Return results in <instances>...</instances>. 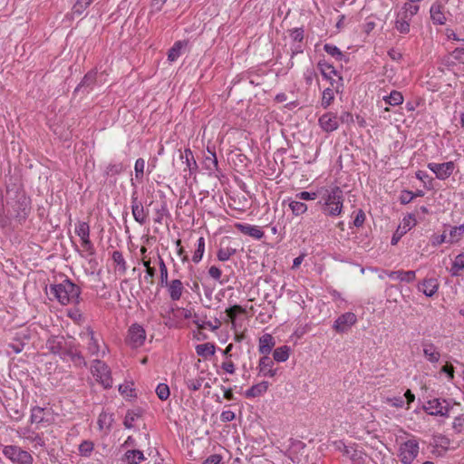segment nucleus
I'll use <instances>...</instances> for the list:
<instances>
[{
  "label": "nucleus",
  "instance_id": "obj_1",
  "mask_svg": "<svg viewBox=\"0 0 464 464\" xmlns=\"http://www.w3.org/2000/svg\"><path fill=\"white\" fill-rule=\"evenodd\" d=\"M30 201L23 191H15L14 198H10L0 212V226L8 227L12 221L21 224L28 216Z\"/></svg>",
  "mask_w": 464,
  "mask_h": 464
},
{
  "label": "nucleus",
  "instance_id": "obj_2",
  "mask_svg": "<svg viewBox=\"0 0 464 464\" xmlns=\"http://www.w3.org/2000/svg\"><path fill=\"white\" fill-rule=\"evenodd\" d=\"M319 201L322 212L331 218L339 217L343 211L344 196L343 189L336 184L319 188Z\"/></svg>",
  "mask_w": 464,
  "mask_h": 464
},
{
  "label": "nucleus",
  "instance_id": "obj_3",
  "mask_svg": "<svg viewBox=\"0 0 464 464\" xmlns=\"http://www.w3.org/2000/svg\"><path fill=\"white\" fill-rule=\"evenodd\" d=\"M50 293L61 304H77L79 302L81 290L78 285L69 279H64L59 284L51 285Z\"/></svg>",
  "mask_w": 464,
  "mask_h": 464
},
{
  "label": "nucleus",
  "instance_id": "obj_4",
  "mask_svg": "<svg viewBox=\"0 0 464 464\" xmlns=\"http://www.w3.org/2000/svg\"><path fill=\"white\" fill-rule=\"evenodd\" d=\"M80 337L92 356L103 358L109 353V348L102 334L94 332L91 327L88 326L82 330Z\"/></svg>",
  "mask_w": 464,
  "mask_h": 464
},
{
  "label": "nucleus",
  "instance_id": "obj_5",
  "mask_svg": "<svg viewBox=\"0 0 464 464\" xmlns=\"http://www.w3.org/2000/svg\"><path fill=\"white\" fill-rule=\"evenodd\" d=\"M420 8V5H411L410 3H404L396 13L394 22L395 30L401 34H409L412 18L419 13Z\"/></svg>",
  "mask_w": 464,
  "mask_h": 464
},
{
  "label": "nucleus",
  "instance_id": "obj_6",
  "mask_svg": "<svg viewBox=\"0 0 464 464\" xmlns=\"http://www.w3.org/2000/svg\"><path fill=\"white\" fill-rule=\"evenodd\" d=\"M420 452L419 440L411 435L398 447V458L402 464H411Z\"/></svg>",
  "mask_w": 464,
  "mask_h": 464
},
{
  "label": "nucleus",
  "instance_id": "obj_7",
  "mask_svg": "<svg viewBox=\"0 0 464 464\" xmlns=\"http://www.w3.org/2000/svg\"><path fill=\"white\" fill-rule=\"evenodd\" d=\"M317 68L323 78L328 81L333 88H335V92H341L343 86V80L334 66L324 59H322L317 63Z\"/></svg>",
  "mask_w": 464,
  "mask_h": 464
},
{
  "label": "nucleus",
  "instance_id": "obj_8",
  "mask_svg": "<svg viewBox=\"0 0 464 464\" xmlns=\"http://www.w3.org/2000/svg\"><path fill=\"white\" fill-rule=\"evenodd\" d=\"M91 373L95 380L104 388L112 387V377L110 367L102 361L95 359L91 362Z\"/></svg>",
  "mask_w": 464,
  "mask_h": 464
},
{
  "label": "nucleus",
  "instance_id": "obj_9",
  "mask_svg": "<svg viewBox=\"0 0 464 464\" xmlns=\"http://www.w3.org/2000/svg\"><path fill=\"white\" fill-rule=\"evenodd\" d=\"M3 455L14 464H33L32 454L16 445H5L2 450Z\"/></svg>",
  "mask_w": 464,
  "mask_h": 464
},
{
  "label": "nucleus",
  "instance_id": "obj_10",
  "mask_svg": "<svg viewBox=\"0 0 464 464\" xmlns=\"http://www.w3.org/2000/svg\"><path fill=\"white\" fill-rule=\"evenodd\" d=\"M423 410L432 416L448 417L450 414V404L446 400L434 398L429 400L423 405Z\"/></svg>",
  "mask_w": 464,
  "mask_h": 464
},
{
  "label": "nucleus",
  "instance_id": "obj_11",
  "mask_svg": "<svg viewBox=\"0 0 464 464\" xmlns=\"http://www.w3.org/2000/svg\"><path fill=\"white\" fill-rule=\"evenodd\" d=\"M146 336V331L143 326L139 324H133L128 330L126 343L131 348H139L144 344Z\"/></svg>",
  "mask_w": 464,
  "mask_h": 464
},
{
  "label": "nucleus",
  "instance_id": "obj_12",
  "mask_svg": "<svg viewBox=\"0 0 464 464\" xmlns=\"http://www.w3.org/2000/svg\"><path fill=\"white\" fill-rule=\"evenodd\" d=\"M357 322V316L352 312H347L336 318L333 324V328L337 333H345Z\"/></svg>",
  "mask_w": 464,
  "mask_h": 464
},
{
  "label": "nucleus",
  "instance_id": "obj_13",
  "mask_svg": "<svg viewBox=\"0 0 464 464\" xmlns=\"http://www.w3.org/2000/svg\"><path fill=\"white\" fill-rule=\"evenodd\" d=\"M428 169L435 174L437 179L443 180L453 173L455 165L452 161L443 163L430 162L428 164Z\"/></svg>",
  "mask_w": 464,
  "mask_h": 464
},
{
  "label": "nucleus",
  "instance_id": "obj_14",
  "mask_svg": "<svg viewBox=\"0 0 464 464\" xmlns=\"http://www.w3.org/2000/svg\"><path fill=\"white\" fill-rule=\"evenodd\" d=\"M275 361L267 356H262L257 365L258 375L273 378L277 374V369L274 368Z\"/></svg>",
  "mask_w": 464,
  "mask_h": 464
},
{
  "label": "nucleus",
  "instance_id": "obj_15",
  "mask_svg": "<svg viewBox=\"0 0 464 464\" xmlns=\"http://www.w3.org/2000/svg\"><path fill=\"white\" fill-rule=\"evenodd\" d=\"M68 343L69 342L63 336H51L46 342V348L52 353L57 354L62 358Z\"/></svg>",
  "mask_w": 464,
  "mask_h": 464
},
{
  "label": "nucleus",
  "instance_id": "obj_16",
  "mask_svg": "<svg viewBox=\"0 0 464 464\" xmlns=\"http://www.w3.org/2000/svg\"><path fill=\"white\" fill-rule=\"evenodd\" d=\"M164 287L167 288L169 296L172 301L176 302L180 300L184 292V285L179 279L170 280Z\"/></svg>",
  "mask_w": 464,
  "mask_h": 464
},
{
  "label": "nucleus",
  "instance_id": "obj_17",
  "mask_svg": "<svg viewBox=\"0 0 464 464\" xmlns=\"http://www.w3.org/2000/svg\"><path fill=\"white\" fill-rule=\"evenodd\" d=\"M18 435L20 438H23L30 442L34 443V447H45V440L42 434L36 433L29 428H24L18 430Z\"/></svg>",
  "mask_w": 464,
  "mask_h": 464
},
{
  "label": "nucleus",
  "instance_id": "obj_18",
  "mask_svg": "<svg viewBox=\"0 0 464 464\" xmlns=\"http://www.w3.org/2000/svg\"><path fill=\"white\" fill-rule=\"evenodd\" d=\"M422 353L427 361L430 363H437L440 359V353L434 343L430 341L421 343Z\"/></svg>",
  "mask_w": 464,
  "mask_h": 464
},
{
  "label": "nucleus",
  "instance_id": "obj_19",
  "mask_svg": "<svg viewBox=\"0 0 464 464\" xmlns=\"http://www.w3.org/2000/svg\"><path fill=\"white\" fill-rule=\"evenodd\" d=\"M28 339V330H21L15 334L13 342L8 344V347H10L14 353H20L24 350Z\"/></svg>",
  "mask_w": 464,
  "mask_h": 464
},
{
  "label": "nucleus",
  "instance_id": "obj_20",
  "mask_svg": "<svg viewBox=\"0 0 464 464\" xmlns=\"http://www.w3.org/2000/svg\"><path fill=\"white\" fill-rule=\"evenodd\" d=\"M97 79V71L91 70L89 71L82 79L81 82L76 86L74 92H80L81 90H84L86 92H90L95 83Z\"/></svg>",
  "mask_w": 464,
  "mask_h": 464
},
{
  "label": "nucleus",
  "instance_id": "obj_21",
  "mask_svg": "<svg viewBox=\"0 0 464 464\" xmlns=\"http://www.w3.org/2000/svg\"><path fill=\"white\" fill-rule=\"evenodd\" d=\"M275 345V338L270 334H264L258 339V352L263 354V356L269 355Z\"/></svg>",
  "mask_w": 464,
  "mask_h": 464
},
{
  "label": "nucleus",
  "instance_id": "obj_22",
  "mask_svg": "<svg viewBox=\"0 0 464 464\" xmlns=\"http://www.w3.org/2000/svg\"><path fill=\"white\" fill-rule=\"evenodd\" d=\"M430 14L434 24L443 25L446 24L447 19L444 14V6L440 3H433L430 8Z\"/></svg>",
  "mask_w": 464,
  "mask_h": 464
},
{
  "label": "nucleus",
  "instance_id": "obj_23",
  "mask_svg": "<svg viewBox=\"0 0 464 464\" xmlns=\"http://www.w3.org/2000/svg\"><path fill=\"white\" fill-rule=\"evenodd\" d=\"M131 212L136 222H138L140 225L146 223L147 213L145 212V209L141 202L138 200L137 197L131 198Z\"/></svg>",
  "mask_w": 464,
  "mask_h": 464
},
{
  "label": "nucleus",
  "instance_id": "obj_24",
  "mask_svg": "<svg viewBox=\"0 0 464 464\" xmlns=\"http://www.w3.org/2000/svg\"><path fill=\"white\" fill-rule=\"evenodd\" d=\"M236 227L242 234L249 236L255 239H261L265 235L262 228L258 226L237 223L236 224Z\"/></svg>",
  "mask_w": 464,
  "mask_h": 464
},
{
  "label": "nucleus",
  "instance_id": "obj_25",
  "mask_svg": "<svg viewBox=\"0 0 464 464\" xmlns=\"http://www.w3.org/2000/svg\"><path fill=\"white\" fill-rule=\"evenodd\" d=\"M62 359L63 361L71 360L74 363H85L83 356L72 342H69Z\"/></svg>",
  "mask_w": 464,
  "mask_h": 464
},
{
  "label": "nucleus",
  "instance_id": "obj_26",
  "mask_svg": "<svg viewBox=\"0 0 464 464\" xmlns=\"http://www.w3.org/2000/svg\"><path fill=\"white\" fill-rule=\"evenodd\" d=\"M384 273L392 280L400 281V282L411 283L416 278V272L412 271V270H409V271L397 270V271H391V272H384Z\"/></svg>",
  "mask_w": 464,
  "mask_h": 464
},
{
  "label": "nucleus",
  "instance_id": "obj_27",
  "mask_svg": "<svg viewBox=\"0 0 464 464\" xmlns=\"http://www.w3.org/2000/svg\"><path fill=\"white\" fill-rule=\"evenodd\" d=\"M204 167L210 173L218 170V158L216 154V147H207V153L204 156Z\"/></svg>",
  "mask_w": 464,
  "mask_h": 464
},
{
  "label": "nucleus",
  "instance_id": "obj_28",
  "mask_svg": "<svg viewBox=\"0 0 464 464\" xmlns=\"http://www.w3.org/2000/svg\"><path fill=\"white\" fill-rule=\"evenodd\" d=\"M321 127L326 131L335 130L338 126V117L333 112H327L319 118Z\"/></svg>",
  "mask_w": 464,
  "mask_h": 464
},
{
  "label": "nucleus",
  "instance_id": "obj_29",
  "mask_svg": "<svg viewBox=\"0 0 464 464\" xmlns=\"http://www.w3.org/2000/svg\"><path fill=\"white\" fill-rule=\"evenodd\" d=\"M439 289V283L435 278L424 279L418 285V290L423 293L426 296H433Z\"/></svg>",
  "mask_w": 464,
  "mask_h": 464
},
{
  "label": "nucleus",
  "instance_id": "obj_30",
  "mask_svg": "<svg viewBox=\"0 0 464 464\" xmlns=\"http://www.w3.org/2000/svg\"><path fill=\"white\" fill-rule=\"evenodd\" d=\"M268 388L269 382L266 381H262L256 384L252 385L245 392L244 395L248 399L261 397L267 392Z\"/></svg>",
  "mask_w": 464,
  "mask_h": 464
},
{
  "label": "nucleus",
  "instance_id": "obj_31",
  "mask_svg": "<svg viewBox=\"0 0 464 464\" xmlns=\"http://www.w3.org/2000/svg\"><path fill=\"white\" fill-rule=\"evenodd\" d=\"M445 232L448 236V243H458L464 236V225L447 226Z\"/></svg>",
  "mask_w": 464,
  "mask_h": 464
},
{
  "label": "nucleus",
  "instance_id": "obj_32",
  "mask_svg": "<svg viewBox=\"0 0 464 464\" xmlns=\"http://www.w3.org/2000/svg\"><path fill=\"white\" fill-rule=\"evenodd\" d=\"M180 160L186 166L184 170L188 169L191 173L198 169L196 160L189 148H186L183 152H180Z\"/></svg>",
  "mask_w": 464,
  "mask_h": 464
},
{
  "label": "nucleus",
  "instance_id": "obj_33",
  "mask_svg": "<svg viewBox=\"0 0 464 464\" xmlns=\"http://www.w3.org/2000/svg\"><path fill=\"white\" fill-rule=\"evenodd\" d=\"M122 460L128 464H140L145 460V457L141 450H130L125 452Z\"/></svg>",
  "mask_w": 464,
  "mask_h": 464
},
{
  "label": "nucleus",
  "instance_id": "obj_34",
  "mask_svg": "<svg viewBox=\"0 0 464 464\" xmlns=\"http://www.w3.org/2000/svg\"><path fill=\"white\" fill-rule=\"evenodd\" d=\"M195 349L197 354L204 359L213 356L216 353V345L212 343L198 344Z\"/></svg>",
  "mask_w": 464,
  "mask_h": 464
},
{
  "label": "nucleus",
  "instance_id": "obj_35",
  "mask_svg": "<svg viewBox=\"0 0 464 464\" xmlns=\"http://www.w3.org/2000/svg\"><path fill=\"white\" fill-rule=\"evenodd\" d=\"M287 201H288V207L291 209L293 215H295V216L303 215L308 209L307 205L299 199L288 198Z\"/></svg>",
  "mask_w": 464,
  "mask_h": 464
},
{
  "label": "nucleus",
  "instance_id": "obj_36",
  "mask_svg": "<svg viewBox=\"0 0 464 464\" xmlns=\"http://www.w3.org/2000/svg\"><path fill=\"white\" fill-rule=\"evenodd\" d=\"M186 44L183 41H177L168 52V60L171 63L177 61Z\"/></svg>",
  "mask_w": 464,
  "mask_h": 464
},
{
  "label": "nucleus",
  "instance_id": "obj_37",
  "mask_svg": "<svg viewBox=\"0 0 464 464\" xmlns=\"http://www.w3.org/2000/svg\"><path fill=\"white\" fill-rule=\"evenodd\" d=\"M46 409L39 406L33 407L31 410L30 421L32 423L41 424L45 421Z\"/></svg>",
  "mask_w": 464,
  "mask_h": 464
},
{
  "label": "nucleus",
  "instance_id": "obj_38",
  "mask_svg": "<svg viewBox=\"0 0 464 464\" xmlns=\"http://www.w3.org/2000/svg\"><path fill=\"white\" fill-rule=\"evenodd\" d=\"M464 269V252H461L455 256L451 267L450 269L452 276H458L460 272Z\"/></svg>",
  "mask_w": 464,
  "mask_h": 464
},
{
  "label": "nucleus",
  "instance_id": "obj_39",
  "mask_svg": "<svg viewBox=\"0 0 464 464\" xmlns=\"http://www.w3.org/2000/svg\"><path fill=\"white\" fill-rule=\"evenodd\" d=\"M290 348L287 345L277 347L274 350L273 360L277 362H285L288 360Z\"/></svg>",
  "mask_w": 464,
  "mask_h": 464
},
{
  "label": "nucleus",
  "instance_id": "obj_40",
  "mask_svg": "<svg viewBox=\"0 0 464 464\" xmlns=\"http://www.w3.org/2000/svg\"><path fill=\"white\" fill-rule=\"evenodd\" d=\"M111 258L113 262L116 264L117 271L121 275H124L127 271V263L123 257L122 253L121 251L116 250L112 253Z\"/></svg>",
  "mask_w": 464,
  "mask_h": 464
},
{
  "label": "nucleus",
  "instance_id": "obj_41",
  "mask_svg": "<svg viewBox=\"0 0 464 464\" xmlns=\"http://www.w3.org/2000/svg\"><path fill=\"white\" fill-rule=\"evenodd\" d=\"M403 95L399 91H392L389 95L383 97V101L390 106H397L403 102Z\"/></svg>",
  "mask_w": 464,
  "mask_h": 464
},
{
  "label": "nucleus",
  "instance_id": "obj_42",
  "mask_svg": "<svg viewBox=\"0 0 464 464\" xmlns=\"http://www.w3.org/2000/svg\"><path fill=\"white\" fill-rule=\"evenodd\" d=\"M335 88L328 87L323 91L321 105L324 109H327L334 100Z\"/></svg>",
  "mask_w": 464,
  "mask_h": 464
},
{
  "label": "nucleus",
  "instance_id": "obj_43",
  "mask_svg": "<svg viewBox=\"0 0 464 464\" xmlns=\"http://www.w3.org/2000/svg\"><path fill=\"white\" fill-rule=\"evenodd\" d=\"M205 252V238L200 237L197 241V247L192 256V261L196 264L202 260Z\"/></svg>",
  "mask_w": 464,
  "mask_h": 464
},
{
  "label": "nucleus",
  "instance_id": "obj_44",
  "mask_svg": "<svg viewBox=\"0 0 464 464\" xmlns=\"http://www.w3.org/2000/svg\"><path fill=\"white\" fill-rule=\"evenodd\" d=\"M324 50L337 61L345 60V55L336 45L332 44H325L324 45Z\"/></svg>",
  "mask_w": 464,
  "mask_h": 464
},
{
  "label": "nucleus",
  "instance_id": "obj_45",
  "mask_svg": "<svg viewBox=\"0 0 464 464\" xmlns=\"http://www.w3.org/2000/svg\"><path fill=\"white\" fill-rule=\"evenodd\" d=\"M417 224L416 218L413 214H408L405 216L400 225L398 226L400 228H401L403 231L405 230V233L410 231L411 228H413Z\"/></svg>",
  "mask_w": 464,
  "mask_h": 464
},
{
  "label": "nucleus",
  "instance_id": "obj_46",
  "mask_svg": "<svg viewBox=\"0 0 464 464\" xmlns=\"http://www.w3.org/2000/svg\"><path fill=\"white\" fill-rule=\"evenodd\" d=\"M94 450V444L92 441L85 440H83L78 448L79 455L84 458H88L92 455Z\"/></svg>",
  "mask_w": 464,
  "mask_h": 464
},
{
  "label": "nucleus",
  "instance_id": "obj_47",
  "mask_svg": "<svg viewBox=\"0 0 464 464\" xmlns=\"http://www.w3.org/2000/svg\"><path fill=\"white\" fill-rule=\"evenodd\" d=\"M75 233L82 241L90 239V227L86 222H80L75 227Z\"/></svg>",
  "mask_w": 464,
  "mask_h": 464
},
{
  "label": "nucleus",
  "instance_id": "obj_48",
  "mask_svg": "<svg viewBox=\"0 0 464 464\" xmlns=\"http://www.w3.org/2000/svg\"><path fill=\"white\" fill-rule=\"evenodd\" d=\"M158 261H159L158 264H159L160 273V283L161 286H164L168 282L170 281V280H169L168 268H167V266H166L164 260L162 259V257L160 256H158Z\"/></svg>",
  "mask_w": 464,
  "mask_h": 464
},
{
  "label": "nucleus",
  "instance_id": "obj_49",
  "mask_svg": "<svg viewBox=\"0 0 464 464\" xmlns=\"http://www.w3.org/2000/svg\"><path fill=\"white\" fill-rule=\"evenodd\" d=\"M112 421V415L106 411L101 412L98 417V425L100 430L110 429Z\"/></svg>",
  "mask_w": 464,
  "mask_h": 464
},
{
  "label": "nucleus",
  "instance_id": "obj_50",
  "mask_svg": "<svg viewBox=\"0 0 464 464\" xmlns=\"http://www.w3.org/2000/svg\"><path fill=\"white\" fill-rule=\"evenodd\" d=\"M203 382H204V378L200 377V376L196 377V378H189V377L185 378V384H186L187 388L192 392L198 391L201 388Z\"/></svg>",
  "mask_w": 464,
  "mask_h": 464
},
{
  "label": "nucleus",
  "instance_id": "obj_51",
  "mask_svg": "<svg viewBox=\"0 0 464 464\" xmlns=\"http://www.w3.org/2000/svg\"><path fill=\"white\" fill-rule=\"evenodd\" d=\"M291 43H304V31L303 27H295L288 31Z\"/></svg>",
  "mask_w": 464,
  "mask_h": 464
},
{
  "label": "nucleus",
  "instance_id": "obj_52",
  "mask_svg": "<svg viewBox=\"0 0 464 464\" xmlns=\"http://www.w3.org/2000/svg\"><path fill=\"white\" fill-rule=\"evenodd\" d=\"M236 254V249L231 246H222L218 249L217 256L219 261H227Z\"/></svg>",
  "mask_w": 464,
  "mask_h": 464
},
{
  "label": "nucleus",
  "instance_id": "obj_53",
  "mask_svg": "<svg viewBox=\"0 0 464 464\" xmlns=\"http://www.w3.org/2000/svg\"><path fill=\"white\" fill-rule=\"evenodd\" d=\"M94 0H77L72 6V13L81 15Z\"/></svg>",
  "mask_w": 464,
  "mask_h": 464
},
{
  "label": "nucleus",
  "instance_id": "obj_54",
  "mask_svg": "<svg viewBox=\"0 0 464 464\" xmlns=\"http://www.w3.org/2000/svg\"><path fill=\"white\" fill-rule=\"evenodd\" d=\"M319 188L315 191H301L295 194V198L299 200L311 201L319 198Z\"/></svg>",
  "mask_w": 464,
  "mask_h": 464
},
{
  "label": "nucleus",
  "instance_id": "obj_55",
  "mask_svg": "<svg viewBox=\"0 0 464 464\" xmlns=\"http://www.w3.org/2000/svg\"><path fill=\"white\" fill-rule=\"evenodd\" d=\"M120 393L125 398H132L135 396V390L133 388V383L125 382L119 386Z\"/></svg>",
  "mask_w": 464,
  "mask_h": 464
},
{
  "label": "nucleus",
  "instance_id": "obj_56",
  "mask_svg": "<svg viewBox=\"0 0 464 464\" xmlns=\"http://www.w3.org/2000/svg\"><path fill=\"white\" fill-rule=\"evenodd\" d=\"M195 324L198 325L199 329H210L211 331H216L220 326V322L216 319L215 322L211 321H195Z\"/></svg>",
  "mask_w": 464,
  "mask_h": 464
},
{
  "label": "nucleus",
  "instance_id": "obj_57",
  "mask_svg": "<svg viewBox=\"0 0 464 464\" xmlns=\"http://www.w3.org/2000/svg\"><path fill=\"white\" fill-rule=\"evenodd\" d=\"M156 394L161 401H166L169 397V388L166 383H159L156 387Z\"/></svg>",
  "mask_w": 464,
  "mask_h": 464
},
{
  "label": "nucleus",
  "instance_id": "obj_58",
  "mask_svg": "<svg viewBox=\"0 0 464 464\" xmlns=\"http://www.w3.org/2000/svg\"><path fill=\"white\" fill-rule=\"evenodd\" d=\"M124 167L121 163H110L105 169V174L107 176H114L121 173L123 170Z\"/></svg>",
  "mask_w": 464,
  "mask_h": 464
},
{
  "label": "nucleus",
  "instance_id": "obj_59",
  "mask_svg": "<svg viewBox=\"0 0 464 464\" xmlns=\"http://www.w3.org/2000/svg\"><path fill=\"white\" fill-rule=\"evenodd\" d=\"M341 122L347 127L354 124V116L349 111H342L338 117V123Z\"/></svg>",
  "mask_w": 464,
  "mask_h": 464
},
{
  "label": "nucleus",
  "instance_id": "obj_60",
  "mask_svg": "<svg viewBox=\"0 0 464 464\" xmlns=\"http://www.w3.org/2000/svg\"><path fill=\"white\" fill-rule=\"evenodd\" d=\"M226 313L231 320L232 326H235V319H236L237 314V313H240V314L245 313V309L242 306L236 304V305L229 307L228 309H227Z\"/></svg>",
  "mask_w": 464,
  "mask_h": 464
},
{
  "label": "nucleus",
  "instance_id": "obj_61",
  "mask_svg": "<svg viewBox=\"0 0 464 464\" xmlns=\"http://www.w3.org/2000/svg\"><path fill=\"white\" fill-rule=\"evenodd\" d=\"M317 77V73L313 66L307 67L304 72V79L307 85H312L314 80Z\"/></svg>",
  "mask_w": 464,
  "mask_h": 464
},
{
  "label": "nucleus",
  "instance_id": "obj_62",
  "mask_svg": "<svg viewBox=\"0 0 464 464\" xmlns=\"http://www.w3.org/2000/svg\"><path fill=\"white\" fill-rule=\"evenodd\" d=\"M452 428L457 433H459L464 430V414H460L454 418Z\"/></svg>",
  "mask_w": 464,
  "mask_h": 464
},
{
  "label": "nucleus",
  "instance_id": "obj_63",
  "mask_svg": "<svg viewBox=\"0 0 464 464\" xmlns=\"http://www.w3.org/2000/svg\"><path fill=\"white\" fill-rule=\"evenodd\" d=\"M386 402L395 408H403L405 405L404 398L401 396L387 398Z\"/></svg>",
  "mask_w": 464,
  "mask_h": 464
},
{
  "label": "nucleus",
  "instance_id": "obj_64",
  "mask_svg": "<svg viewBox=\"0 0 464 464\" xmlns=\"http://www.w3.org/2000/svg\"><path fill=\"white\" fill-rule=\"evenodd\" d=\"M415 195L410 190H403L400 195V202L402 205H406L413 200Z\"/></svg>",
  "mask_w": 464,
  "mask_h": 464
}]
</instances>
